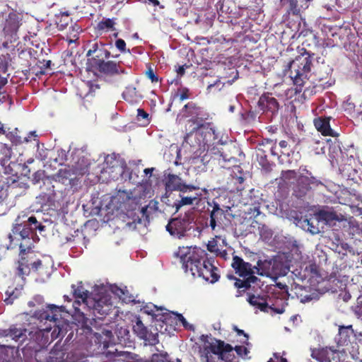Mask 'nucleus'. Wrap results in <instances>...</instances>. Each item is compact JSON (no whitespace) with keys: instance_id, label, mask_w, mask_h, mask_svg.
<instances>
[{"instance_id":"f257e3e1","label":"nucleus","mask_w":362,"mask_h":362,"mask_svg":"<svg viewBox=\"0 0 362 362\" xmlns=\"http://www.w3.org/2000/svg\"><path fill=\"white\" fill-rule=\"evenodd\" d=\"M175 256L180 259L185 272L194 277H202L206 281L215 283L218 280V269L209 259H205L206 252L198 247H179Z\"/></svg>"},{"instance_id":"f03ea898","label":"nucleus","mask_w":362,"mask_h":362,"mask_svg":"<svg viewBox=\"0 0 362 362\" xmlns=\"http://www.w3.org/2000/svg\"><path fill=\"white\" fill-rule=\"evenodd\" d=\"M201 343L199 354L202 362H230L233 356V348L221 340L212 336L202 334L199 337Z\"/></svg>"},{"instance_id":"7ed1b4c3","label":"nucleus","mask_w":362,"mask_h":362,"mask_svg":"<svg viewBox=\"0 0 362 362\" xmlns=\"http://www.w3.org/2000/svg\"><path fill=\"white\" fill-rule=\"evenodd\" d=\"M218 139V135L214 126L210 123H206L199 126L194 131L187 134L185 139L187 143L192 146H198L199 150L207 151V153L218 156L219 163L221 160L230 161L232 157L227 158L223 153L216 148L211 146V143Z\"/></svg>"},{"instance_id":"20e7f679","label":"nucleus","mask_w":362,"mask_h":362,"mask_svg":"<svg viewBox=\"0 0 362 362\" xmlns=\"http://www.w3.org/2000/svg\"><path fill=\"white\" fill-rule=\"evenodd\" d=\"M271 264L270 261L259 260L257 262V267H252L250 263L245 262L242 258L234 256L231 264L232 267L240 276L245 278L244 281L237 280L235 282V287L239 288L250 287L258 279L253 275L255 273L261 276H269L272 272Z\"/></svg>"},{"instance_id":"39448f33","label":"nucleus","mask_w":362,"mask_h":362,"mask_svg":"<svg viewBox=\"0 0 362 362\" xmlns=\"http://www.w3.org/2000/svg\"><path fill=\"white\" fill-rule=\"evenodd\" d=\"M297 177V183L293 192L297 197H302L312 188L322 185V183L313 177L308 170L302 169L299 175L293 170H288L282 173V178L285 182L289 181L291 178Z\"/></svg>"},{"instance_id":"423d86ee","label":"nucleus","mask_w":362,"mask_h":362,"mask_svg":"<svg viewBox=\"0 0 362 362\" xmlns=\"http://www.w3.org/2000/svg\"><path fill=\"white\" fill-rule=\"evenodd\" d=\"M179 323L187 330L194 329V325L189 324L181 314L170 312L160 306V334L170 335Z\"/></svg>"},{"instance_id":"0eeeda50","label":"nucleus","mask_w":362,"mask_h":362,"mask_svg":"<svg viewBox=\"0 0 362 362\" xmlns=\"http://www.w3.org/2000/svg\"><path fill=\"white\" fill-rule=\"evenodd\" d=\"M311 59L308 55L297 57L290 64L291 78L296 86L301 87L310 71Z\"/></svg>"},{"instance_id":"6e6552de","label":"nucleus","mask_w":362,"mask_h":362,"mask_svg":"<svg viewBox=\"0 0 362 362\" xmlns=\"http://www.w3.org/2000/svg\"><path fill=\"white\" fill-rule=\"evenodd\" d=\"M163 177V182L165 187V193L161 197H166L165 200H167V199H171L172 197L175 195L173 191L180 192L181 193H188L199 189V187L194 185H185L177 175L165 173Z\"/></svg>"},{"instance_id":"1a4fd4ad","label":"nucleus","mask_w":362,"mask_h":362,"mask_svg":"<svg viewBox=\"0 0 362 362\" xmlns=\"http://www.w3.org/2000/svg\"><path fill=\"white\" fill-rule=\"evenodd\" d=\"M188 193H178V197H176V194L171 197V199H167L166 197H161L160 199L163 202H165L168 206H172L175 208V211H178L182 207L185 206H191L194 204H197L202 196L201 193L194 192L192 194Z\"/></svg>"},{"instance_id":"9d476101","label":"nucleus","mask_w":362,"mask_h":362,"mask_svg":"<svg viewBox=\"0 0 362 362\" xmlns=\"http://www.w3.org/2000/svg\"><path fill=\"white\" fill-rule=\"evenodd\" d=\"M20 256L21 258L18 262L17 274L22 279L25 276L28 275L31 269L34 272H38L42 265V261L40 259L33 261V257L35 256L34 252L20 254Z\"/></svg>"},{"instance_id":"9b49d317","label":"nucleus","mask_w":362,"mask_h":362,"mask_svg":"<svg viewBox=\"0 0 362 362\" xmlns=\"http://www.w3.org/2000/svg\"><path fill=\"white\" fill-rule=\"evenodd\" d=\"M22 18L20 13L13 11L6 15L1 24L2 32L6 37L16 40V36L22 25Z\"/></svg>"},{"instance_id":"f8f14e48","label":"nucleus","mask_w":362,"mask_h":362,"mask_svg":"<svg viewBox=\"0 0 362 362\" xmlns=\"http://www.w3.org/2000/svg\"><path fill=\"white\" fill-rule=\"evenodd\" d=\"M49 331H43L41 329H34L28 333V343L26 346L28 349L39 352L47 346L49 343Z\"/></svg>"},{"instance_id":"ddd939ff","label":"nucleus","mask_w":362,"mask_h":362,"mask_svg":"<svg viewBox=\"0 0 362 362\" xmlns=\"http://www.w3.org/2000/svg\"><path fill=\"white\" fill-rule=\"evenodd\" d=\"M317 219L324 221L326 224L332 226L335 221H345L349 226H355V220L351 216H346L341 214H338L332 209H325L315 214Z\"/></svg>"},{"instance_id":"4468645a","label":"nucleus","mask_w":362,"mask_h":362,"mask_svg":"<svg viewBox=\"0 0 362 362\" xmlns=\"http://www.w3.org/2000/svg\"><path fill=\"white\" fill-rule=\"evenodd\" d=\"M50 308V322H52L55 327L54 332L57 329L58 334L63 335L66 332V328L69 326L68 321L64 319L63 314L67 313L65 307L49 305Z\"/></svg>"},{"instance_id":"2eb2a0df","label":"nucleus","mask_w":362,"mask_h":362,"mask_svg":"<svg viewBox=\"0 0 362 362\" xmlns=\"http://www.w3.org/2000/svg\"><path fill=\"white\" fill-rule=\"evenodd\" d=\"M311 356L319 362H343L345 359V353L326 347L312 350Z\"/></svg>"},{"instance_id":"dca6fc26","label":"nucleus","mask_w":362,"mask_h":362,"mask_svg":"<svg viewBox=\"0 0 362 362\" xmlns=\"http://www.w3.org/2000/svg\"><path fill=\"white\" fill-rule=\"evenodd\" d=\"M87 171V165H81L78 163L72 165H66L58 170L55 175V179L62 183H64L68 180H72L73 176L83 175Z\"/></svg>"},{"instance_id":"f3484780","label":"nucleus","mask_w":362,"mask_h":362,"mask_svg":"<svg viewBox=\"0 0 362 362\" xmlns=\"http://www.w3.org/2000/svg\"><path fill=\"white\" fill-rule=\"evenodd\" d=\"M86 56H92L90 59V64L92 68H95L100 62L110 58V52L106 49V44L102 42H95L91 45Z\"/></svg>"},{"instance_id":"a211bd4d","label":"nucleus","mask_w":362,"mask_h":362,"mask_svg":"<svg viewBox=\"0 0 362 362\" xmlns=\"http://www.w3.org/2000/svg\"><path fill=\"white\" fill-rule=\"evenodd\" d=\"M89 308H92L93 314L100 315H108L112 307L111 298L109 296L103 295L97 298H92L88 302Z\"/></svg>"},{"instance_id":"6ab92c4d","label":"nucleus","mask_w":362,"mask_h":362,"mask_svg":"<svg viewBox=\"0 0 362 362\" xmlns=\"http://www.w3.org/2000/svg\"><path fill=\"white\" fill-rule=\"evenodd\" d=\"M12 233L1 238L0 247L5 252L8 250H13L17 247H20L21 238V226L15 223L12 228Z\"/></svg>"},{"instance_id":"aec40b11","label":"nucleus","mask_w":362,"mask_h":362,"mask_svg":"<svg viewBox=\"0 0 362 362\" xmlns=\"http://www.w3.org/2000/svg\"><path fill=\"white\" fill-rule=\"evenodd\" d=\"M122 64L121 62H116L115 61H106V59H105L100 62L94 69L103 75L113 76L125 73V70L122 66Z\"/></svg>"},{"instance_id":"412c9836","label":"nucleus","mask_w":362,"mask_h":362,"mask_svg":"<svg viewBox=\"0 0 362 362\" xmlns=\"http://www.w3.org/2000/svg\"><path fill=\"white\" fill-rule=\"evenodd\" d=\"M133 330L137 337L144 339L149 344L155 345L158 343V339H157L158 334L149 333L147 327L144 326L139 318L136 319L135 324L133 325Z\"/></svg>"},{"instance_id":"4be33fe9","label":"nucleus","mask_w":362,"mask_h":362,"mask_svg":"<svg viewBox=\"0 0 362 362\" xmlns=\"http://www.w3.org/2000/svg\"><path fill=\"white\" fill-rule=\"evenodd\" d=\"M16 226H21V230L23 231H28V233L34 235L37 230H42L45 226L37 221V218L34 216H31L26 221H21V218L18 216L16 219Z\"/></svg>"},{"instance_id":"5701e85b","label":"nucleus","mask_w":362,"mask_h":362,"mask_svg":"<svg viewBox=\"0 0 362 362\" xmlns=\"http://www.w3.org/2000/svg\"><path fill=\"white\" fill-rule=\"evenodd\" d=\"M227 245L226 238L221 234H216L215 238L209 240L207 244V249L209 252L220 255L226 258L227 255L225 250L222 251V248Z\"/></svg>"},{"instance_id":"b1692460","label":"nucleus","mask_w":362,"mask_h":362,"mask_svg":"<svg viewBox=\"0 0 362 362\" xmlns=\"http://www.w3.org/2000/svg\"><path fill=\"white\" fill-rule=\"evenodd\" d=\"M166 230L175 238L182 239L187 236V228L184 227L183 223L177 219L168 223Z\"/></svg>"},{"instance_id":"393cba45","label":"nucleus","mask_w":362,"mask_h":362,"mask_svg":"<svg viewBox=\"0 0 362 362\" xmlns=\"http://www.w3.org/2000/svg\"><path fill=\"white\" fill-rule=\"evenodd\" d=\"M258 106L262 111L276 112L279 109L277 100L269 95H262L258 101Z\"/></svg>"},{"instance_id":"a878e982","label":"nucleus","mask_w":362,"mask_h":362,"mask_svg":"<svg viewBox=\"0 0 362 362\" xmlns=\"http://www.w3.org/2000/svg\"><path fill=\"white\" fill-rule=\"evenodd\" d=\"M314 124L318 132L322 135L337 136V134L335 133L330 127L329 118L319 117L314 120Z\"/></svg>"},{"instance_id":"bb28decb","label":"nucleus","mask_w":362,"mask_h":362,"mask_svg":"<svg viewBox=\"0 0 362 362\" xmlns=\"http://www.w3.org/2000/svg\"><path fill=\"white\" fill-rule=\"evenodd\" d=\"M66 354L63 346L56 344L46 358V362H64Z\"/></svg>"},{"instance_id":"cd10ccee","label":"nucleus","mask_w":362,"mask_h":362,"mask_svg":"<svg viewBox=\"0 0 362 362\" xmlns=\"http://www.w3.org/2000/svg\"><path fill=\"white\" fill-rule=\"evenodd\" d=\"M320 221V219H317V216L315 215V217L313 218H310L309 219L305 218L304 220L299 221L297 225L299 226L303 230L308 231L311 234L314 235L320 232L318 227V223Z\"/></svg>"},{"instance_id":"c85d7f7f","label":"nucleus","mask_w":362,"mask_h":362,"mask_svg":"<svg viewBox=\"0 0 362 362\" xmlns=\"http://www.w3.org/2000/svg\"><path fill=\"white\" fill-rule=\"evenodd\" d=\"M21 238L20 243V254H24L27 252H33L31 250L33 247L32 239L33 235L28 233V231H23L21 230Z\"/></svg>"},{"instance_id":"c756f323","label":"nucleus","mask_w":362,"mask_h":362,"mask_svg":"<svg viewBox=\"0 0 362 362\" xmlns=\"http://www.w3.org/2000/svg\"><path fill=\"white\" fill-rule=\"evenodd\" d=\"M71 288L74 298L82 300V303L88 305V302L91 297L89 296V292L84 289L82 282H80L77 286L73 284Z\"/></svg>"},{"instance_id":"7c9ffc66","label":"nucleus","mask_w":362,"mask_h":362,"mask_svg":"<svg viewBox=\"0 0 362 362\" xmlns=\"http://www.w3.org/2000/svg\"><path fill=\"white\" fill-rule=\"evenodd\" d=\"M247 301L251 305L259 309L261 311L268 312L269 309H272L268 305L266 298L263 296L251 295L249 296Z\"/></svg>"},{"instance_id":"2f4dec72","label":"nucleus","mask_w":362,"mask_h":362,"mask_svg":"<svg viewBox=\"0 0 362 362\" xmlns=\"http://www.w3.org/2000/svg\"><path fill=\"white\" fill-rule=\"evenodd\" d=\"M54 21L57 28L64 30L72 22V18L68 11H64L55 15Z\"/></svg>"},{"instance_id":"473e14b6","label":"nucleus","mask_w":362,"mask_h":362,"mask_svg":"<svg viewBox=\"0 0 362 362\" xmlns=\"http://www.w3.org/2000/svg\"><path fill=\"white\" fill-rule=\"evenodd\" d=\"M354 334L352 325L339 326V339L338 344L344 345L349 341V337Z\"/></svg>"},{"instance_id":"72a5a7b5","label":"nucleus","mask_w":362,"mask_h":362,"mask_svg":"<svg viewBox=\"0 0 362 362\" xmlns=\"http://www.w3.org/2000/svg\"><path fill=\"white\" fill-rule=\"evenodd\" d=\"M26 332V329L17 328L16 325H12L8 328L9 337L16 341H24Z\"/></svg>"},{"instance_id":"f704fd0d","label":"nucleus","mask_w":362,"mask_h":362,"mask_svg":"<svg viewBox=\"0 0 362 362\" xmlns=\"http://www.w3.org/2000/svg\"><path fill=\"white\" fill-rule=\"evenodd\" d=\"M12 149L6 144L0 143V163L5 165L11 158Z\"/></svg>"},{"instance_id":"c9c22d12","label":"nucleus","mask_w":362,"mask_h":362,"mask_svg":"<svg viewBox=\"0 0 362 362\" xmlns=\"http://www.w3.org/2000/svg\"><path fill=\"white\" fill-rule=\"evenodd\" d=\"M21 289L18 288H11L9 287L6 291V298L4 300V302L7 305H11L13 301L21 296Z\"/></svg>"},{"instance_id":"e433bc0d","label":"nucleus","mask_w":362,"mask_h":362,"mask_svg":"<svg viewBox=\"0 0 362 362\" xmlns=\"http://www.w3.org/2000/svg\"><path fill=\"white\" fill-rule=\"evenodd\" d=\"M30 136H34V137H37V134H35V132H30L29 133V136H25L23 138H22L21 136H18L17 134H14L13 133H11L9 136H8V138L9 139L11 140V141L12 142V144H15V145H18V144H21L24 142H28L30 141Z\"/></svg>"},{"instance_id":"4c0bfd02","label":"nucleus","mask_w":362,"mask_h":362,"mask_svg":"<svg viewBox=\"0 0 362 362\" xmlns=\"http://www.w3.org/2000/svg\"><path fill=\"white\" fill-rule=\"evenodd\" d=\"M244 342L246 344L247 346H236L234 348V350L235 351L237 354L238 356H240V357H242L243 358H249L248 354L250 353V349L251 347V344L247 341H245Z\"/></svg>"},{"instance_id":"58836bf2","label":"nucleus","mask_w":362,"mask_h":362,"mask_svg":"<svg viewBox=\"0 0 362 362\" xmlns=\"http://www.w3.org/2000/svg\"><path fill=\"white\" fill-rule=\"evenodd\" d=\"M50 308L49 305L47 306L46 309L36 310L34 316L40 321L47 320L50 322Z\"/></svg>"},{"instance_id":"ea45409f","label":"nucleus","mask_w":362,"mask_h":362,"mask_svg":"<svg viewBox=\"0 0 362 362\" xmlns=\"http://www.w3.org/2000/svg\"><path fill=\"white\" fill-rule=\"evenodd\" d=\"M118 163L115 153L108 154L105 158L104 164L106 168H114L118 165Z\"/></svg>"},{"instance_id":"a19ab883","label":"nucleus","mask_w":362,"mask_h":362,"mask_svg":"<svg viewBox=\"0 0 362 362\" xmlns=\"http://www.w3.org/2000/svg\"><path fill=\"white\" fill-rule=\"evenodd\" d=\"M115 22L113 19L111 18H106L105 20H103L100 21L98 23V29L100 30H104L105 29H112L115 30L114 28Z\"/></svg>"},{"instance_id":"79ce46f5","label":"nucleus","mask_w":362,"mask_h":362,"mask_svg":"<svg viewBox=\"0 0 362 362\" xmlns=\"http://www.w3.org/2000/svg\"><path fill=\"white\" fill-rule=\"evenodd\" d=\"M137 120L142 122L141 125L146 126L149 123V115L143 109L137 110Z\"/></svg>"},{"instance_id":"37998d69","label":"nucleus","mask_w":362,"mask_h":362,"mask_svg":"<svg viewBox=\"0 0 362 362\" xmlns=\"http://www.w3.org/2000/svg\"><path fill=\"white\" fill-rule=\"evenodd\" d=\"M209 226L211 228L213 231L218 234H221L220 230H223V228L221 226H218L216 224L215 211L211 212Z\"/></svg>"},{"instance_id":"c03bdc74","label":"nucleus","mask_w":362,"mask_h":362,"mask_svg":"<svg viewBox=\"0 0 362 362\" xmlns=\"http://www.w3.org/2000/svg\"><path fill=\"white\" fill-rule=\"evenodd\" d=\"M224 86V83L221 81V80H216L214 83H211L207 86V92H216L220 91Z\"/></svg>"},{"instance_id":"a18cd8bd","label":"nucleus","mask_w":362,"mask_h":362,"mask_svg":"<svg viewBox=\"0 0 362 362\" xmlns=\"http://www.w3.org/2000/svg\"><path fill=\"white\" fill-rule=\"evenodd\" d=\"M145 75L152 82H157L158 81V77L155 74L153 69L149 64H146V70L145 71Z\"/></svg>"},{"instance_id":"49530a36","label":"nucleus","mask_w":362,"mask_h":362,"mask_svg":"<svg viewBox=\"0 0 362 362\" xmlns=\"http://www.w3.org/2000/svg\"><path fill=\"white\" fill-rule=\"evenodd\" d=\"M209 160L206 158V154L204 155V156L202 158H194L192 160V163L195 165H197L196 168H200V170H205V163H208Z\"/></svg>"},{"instance_id":"de8ad7c7","label":"nucleus","mask_w":362,"mask_h":362,"mask_svg":"<svg viewBox=\"0 0 362 362\" xmlns=\"http://www.w3.org/2000/svg\"><path fill=\"white\" fill-rule=\"evenodd\" d=\"M83 305V308H89L86 305H85L83 303H82V300L79 298H75V300L73 303V308L74 309L75 314L78 315H83V313L81 311L80 306Z\"/></svg>"},{"instance_id":"09e8293b","label":"nucleus","mask_w":362,"mask_h":362,"mask_svg":"<svg viewBox=\"0 0 362 362\" xmlns=\"http://www.w3.org/2000/svg\"><path fill=\"white\" fill-rule=\"evenodd\" d=\"M45 176L44 170H37L33 175L32 182L33 184H37L43 179Z\"/></svg>"},{"instance_id":"8fccbe9b","label":"nucleus","mask_w":362,"mask_h":362,"mask_svg":"<svg viewBox=\"0 0 362 362\" xmlns=\"http://www.w3.org/2000/svg\"><path fill=\"white\" fill-rule=\"evenodd\" d=\"M125 290L122 289V288H120L119 287H115V289L113 290V292L119 296V298L122 299L123 300H130V298H127L126 296H125Z\"/></svg>"},{"instance_id":"3c124183","label":"nucleus","mask_w":362,"mask_h":362,"mask_svg":"<svg viewBox=\"0 0 362 362\" xmlns=\"http://www.w3.org/2000/svg\"><path fill=\"white\" fill-rule=\"evenodd\" d=\"M129 330L126 328H121L119 331V334L117 335L118 339L122 342V339L125 341L126 339H129Z\"/></svg>"},{"instance_id":"603ef678","label":"nucleus","mask_w":362,"mask_h":362,"mask_svg":"<svg viewBox=\"0 0 362 362\" xmlns=\"http://www.w3.org/2000/svg\"><path fill=\"white\" fill-rule=\"evenodd\" d=\"M116 47L122 52H126V42L122 39H117L115 41Z\"/></svg>"},{"instance_id":"864d4df0","label":"nucleus","mask_w":362,"mask_h":362,"mask_svg":"<svg viewBox=\"0 0 362 362\" xmlns=\"http://www.w3.org/2000/svg\"><path fill=\"white\" fill-rule=\"evenodd\" d=\"M356 313L358 315V317L362 320V296H359L357 299Z\"/></svg>"},{"instance_id":"5fc2aeb1","label":"nucleus","mask_w":362,"mask_h":362,"mask_svg":"<svg viewBox=\"0 0 362 362\" xmlns=\"http://www.w3.org/2000/svg\"><path fill=\"white\" fill-rule=\"evenodd\" d=\"M317 146L315 148V151L316 154L325 153V144L324 142L317 141L315 143Z\"/></svg>"},{"instance_id":"6e6d98bb","label":"nucleus","mask_w":362,"mask_h":362,"mask_svg":"<svg viewBox=\"0 0 362 362\" xmlns=\"http://www.w3.org/2000/svg\"><path fill=\"white\" fill-rule=\"evenodd\" d=\"M339 298L342 299L344 301L347 302L351 298V295L349 291H342L339 295Z\"/></svg>"},{"instance_id":"4d7b16f0","label":"nucleus","mask_w":362,"mask_h":362,"mask_svg":"<svg viewBox=\"0 0 362 362\" xmlns=\"http://www.w3.org/2000/svg\"><path fill=\"white\" fill-rule=\"evenodd\" d=\"M133 93H135V88H127L122 94L124 99L126 100H130L129 97Z\"/></svg>"},{"instance_id":"13d9d810","label":"nucleus","mask_w":362,"mask_h":362,"mask_svg":"<svg viewBox=\"0 0 362 362\" xmlns=\"http://www.w3.org/2000/svg\"><path fill=\"white\" fill-rule=\"evenodd\" d=\"M187 93H188V90L187 88L182 89L181 93H180V95L179 96L180 97V100L181 101L185 100L188 98L189 96L187 95Z\"/></svg>"},{"instance_id":"bf43d9fd","label":"nucleus","mask_w":362,"mask_h":362,"mask_svg":"<svg viewBox=\"0 0 362 362\" xmlns=\"http://www.w3.org/2000/svg\"><path fill=\"white\" fill-rule=\"evenodd\" d=\"M34 300H35L36 302H37V303H40L42 300V298L40 296H37L36 297L34 298V300H30L28 302V305L30 307H32V306H34L35 305Z\"/></svg>"},{"instance_id":"052dcab7","label":"nucleus","mask_w":362,"mask_h":362,"mask_svg":"<svg viewBox=\"0 0 362 362\" xmlns=\"http://www.w3.org/2000/svg\"><path fill=\"white\" fill-rule=\"evenodd\" d=\"M313 300V297L311 295L309 296H305L300 298V302L301 303H307Z\"/></svg>"},{"instance_id":"680f3d73","label":"nucleus","mask_w":362,"mask_h":362,"mask_svg":"<svg viewBox=\"0 0 362 362\" xmlns=\"http://www.w3.org/2000/svg\"><path fill=\"white\" fill-rule=\"evenodd\" d=\"M0 337H9L8 329H0Z\"/></svg>"},{"instance_id":"e2e57ef3","label":"nucleus","mask_w":362,"mask_h":362,"mask_svg":"<svg viewBox=\"0 0 362 362\" xmlns=\"http://www.w3.org/2000/svg\"><path fill=\"white\" fill-rule=\"evenodd\" d=\"M145 362H158V354H154L152 355L151 360H147Z\"/></svg>"},{"instance_id":"0e129e2a","label":"nucleus","mask_w":362,"mask_h":362,"mask_svg":"<svg viewBox=\"0 0 362 362\" xmlns=\"http://www.w3.org/2000/svg\"><path fill=\"white\" fill-rule=\"evenodd\" d=\"M220 207H219V205L218 204H214V206L213 207V210L211 211V212H214L215 211V215L216 214V213H218L219 211H220Z\"/></svg>"},{"instance_id":"69168bd1","label":"nucleus","mask_w":362,"mask_h":362,"mask_svg":"<svg viewBox=\"0 0 362 362\" xmlns=\"http://www.w3.org/2000/svg\"><path fill=\"white\" fill-rule=\"evenodd\" d=\"M146 3L152 4L153 6L158 5V0H144Z\"/></svg>"},{"instance_id":"338daca9","label":"nucleus","mask_w":362,"mask_h":362,"mask_svg":"<svg viewBox=\"0 0 362 362\" xmlns=\"http://www.w3.org/2000/svg\"><path fill=\"white\" fill-rule=\"evenodd\" d=\"M185 73V68L184 66H180L177 69V74L180 76L183 75Z\"/></svg>"},{"instance_id":"774afa93","label":"nucleus","mask_w":362,"mask_h":362,"mask_svg":"<svg viewBox=\"0 0 362 362\" xmlns=\"http://www.w3.org/2000/svg\"><path fill=\"white\" fill-rule=\"evenodd\" d=\"M287 145H288V143H287V141H281L279 142V146H280V147H281V148H286V147L287 146Z\"/></svg>"}]
</instances>
